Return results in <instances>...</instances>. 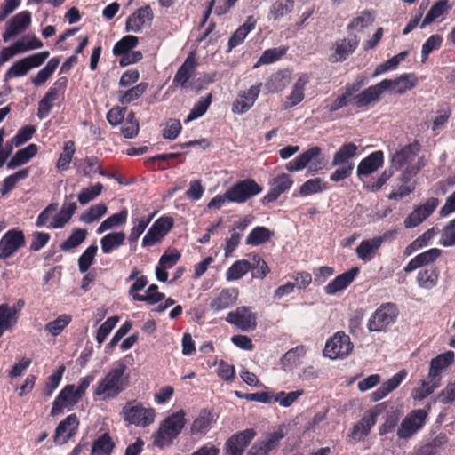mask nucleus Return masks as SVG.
Returning <instances> with one entry per match:
<instances>
[{"label":"nucleus","instance_id":"c03bdc74","mask_svg":"<svg viewBox=\"0 0 455 455\" xmlns=\"http://www.w3.org/2000/svg\"><path fill=\"white\" fill-rule=\"evenodd\" d=\"M38 148L36 144H29L28 147L18 150L7 164L8 169H15L23 165L37 154Z\"/></svg>","mask_w":455,"mask_h":455},{"label":"nucleus","instance_id":"dca6fc26","mask_svg":"<svg viewBox=\"0 0 455 455\" xmlns=\"http://www.w3.org/2000/svg\"><path fill=\"white\" fill-rule=\"evenodd\" d=\"M25 244L26 238L22 230L18 228L8 230L0 239V260L11 258Z\"/></svg>","mask_w":455,"mask_h":455},{"label":"nucleus","instance_id":"f257e3e1","mask_svg":"<svg viewBox=\"0 0 455 455\" xmlns=\"http://www.w3.org/2000/svg\"><path fill=\"white\" fill-rule=\"evenodd\" d=\"M455 361V354L449 350L431 359L427 376L413 388L411 397L415 401H422L435 392L442 385L443 373Z\"/></svg>","mask_w":455,"mask_h":455},{"label":"nucleus","instance_id":"bf43d9fd","mask_svg":"<svg viewBox=\"0 0 455 455\" xmlns=\"http://www.w3.org/2000/svg\"><path fill=\"white\" fill-rule=\"evenodd\" d=\"M251 268V262L246 259L236 260L226 272L228 281H235L241 279Z\"/></svg>","mask_w":455,"mask_h":455},{"label":"nucleus","instance_id":"0eeeda50","mask_svg":"<svg viewBox=\"0 0 455 455\" xmlns=\"http://www.w3.org/2000/svg\"><path fill=\"white\" fill-rule=\"evenodd\" d=\"M262 191L263 187L255 180L247 178L235 182L227 189L228 202L243 204Z\"/></svg>","mask_w":455,"mask_h":455},{"label":"nucleus","instance_id":"c85d7f7f","mask_svg":"<svg viewBox=\"0 0 455 455\" xmlns=\"http://www.w3.org/2000/svg\"><path fill=\"white\" fill-rule=\"evenodd\" d=\"M79 426V420L75 413L68 415L62 421L59 423L55 429L54 442L56 443H65L76 432Z\"/></svg>","mask_w":455,"mask_h":455},{"label":"nucleus","instance_id":"7c9ffc66","mask_svg":"<svg viewBox=\"0 0 455 455\" xmlns=\"http://www.w3.org/2000/svg\"><path fill=\"white\" fill-rule=\"evenodd\" d=\"M283 436L284 435L281 430L268 434L265 440H258L254 443L248 455H268L270 451L279 446Z\"/></svg>","mask_w":455,"mask_h":455},{"label":"nucleus","instance_id":"1a4fd4ad","mask_svg":"<svg viewBox=\"0 0 455 455\" xmlns=\"http://www.w3.org/2000/svg\"><path fill=\"white\" fill-rule=\"evenodd\" d=\"M385 403H379L366 411L363 417L352 427L347 439L352 443L363 441L377 422V417L382 412Z\"/></svg>","mask_w":455,"mask_h":455},{"label":"nucleus","instance_id":"e2e57ef3","mask_svg":"<svg viewBox=\"0 0 455 455\" xmlns=\"http://www.w3.org/2000/svg\"><path fill=\"white\" fill-rule=\"evenodd\" d=\"M307 83V79L304 76L299 77L296 81V83L294 84V85L292 87L291 93L287 97L289 103H287L286 108H292V107L298 105L299 103H300L304 100V98H305L304 91H305V86H306Z\"/></svg>","mask_w":455,"mask_h":455},{"label":"nucleus","instance_id":"cd10ccee","mask_svg":"<svg viewBox=\"0 0 455 455\" xmlns=\"http://www.w3.org/2000/svg\"><path fill=\"white\" fill-rule=\"evenodd\" d=\"M360 272L358 267H354L349 270L337 275L332 281L324 286L323 290L327 295H335L347 289L355 279Z\"/></svg>","mask_w":455,"mask_h":455},{"label":"nucleus","instance_id":"a18cd8bd","mask_svg":"<svg viewBox=\"0 0 455 455\" xmlns=\"http://www.w3.org/2000/svg\"><path fill=\"white\" fill-rule=\"evenodd\" d=\"M116 443L108 433H104L92 443L91 455H111Z\"/></svg>","mask_w":455,"mask_h":455},{"label":"nucleus","instance_id":"de8ad7c7","mask_svg":"<svg viewBox=\"0 0 455 455\" xmlns=\"http://www.w3.org/2000/svg\"><path fill=\"white\" fill-rule=\"evenodd\" d=\"M274 236V232L264 226H257L249 233L246 244L258 246L268 242Z\"/></svg>","mask_w":455,"mask_h":455},{"label":"nucleus","instance_id":"473e14b6","mask_svg":"<svg viewBox=\"0 0 455 455\" xmlns=\"http://www.w3.org/2000/svg\"><path fill=\"white\" fill-rule=\"evenodd\" d=\"M153 18L154 13L151 7L149 5L142 6L127 18L125 28L127 31L139 32L146 21H151Z\"/></svg>","mask_w":455,"mask_h":455},{"label":"nucleus","instance_id":"b1692460","mask_svg":"<svg viewBox=\"0 0 455 455\" xmlns=\"http://www.w3.org/2000/svg\"><path fill=\"white\" fill-rule=\"evenodd\" d=\"M31 23V12L22 11L13 16L7 23L5 31L3 34V39L7 42L11 38L25 31Z\"/></svg>","mask_w":455,"mask_h":455},{"label":"nucleus","instance_id":"4c0bfd02","mask_svg":"<svg viewBox=\"0 0 455 455\" xmlns=\"http://www.w3.org/2000/svg\"><path fill=\"white\" fill-rule=\"evenodd\" d=\"M256 23L257 20L252 15L248 16L245 22L242 26L238 27L229 37L228 52H231L234 48L243 43L249 32L255 28Z\"/></svg>","mask_w":455,"mask_h":455},{"label":"nucleus","instance_id":"6e6552de","mask_svg":"<svg viewBox=\"0 0 455 455\" xmlns=\"http://www.w3.org/2000/svg\"><path fill=\"white\" fill-rule=\"evenodd\" d=\"M368 84V78L365 76H358L353 83H347L345 85V91L335 99L340 108L347 107L349 104L357 108H364L371 103H363L361 100L363 92L357 93L364 85Z\"/></svg>","mask_w":455,"mask_h":455},{"label":"nucleus","instance_id":"6e6d98bb","mask_svg":"<svg viewBox=\"0 0 455 455\" xmlns=\"http://www.w3.org/2000/svg\"><path fill=\"white\" fill-rule=\"evenodd\" d=\"M101 168V162L97 156H86L80 160L77 167V171L84 177L92 178V176L100 171Z\"/></svg>","mask_w":455,"mask_h":455},{"label":"nucleus","instance_id":"58836bf2","mask_svg":"<svg viewBox=\"0 0 455 455\" xmlns=\"http://www.w3.org/2000/svg\"><path fill=\"white\" fill-rule=\"evenodd\" d=\"M20 310L15 306H9L6 303L0 305V338L4 331L11 330L16 325L19 319Z\"/></svg>","mask_w":455,"mask_h":455},{"label":"nucleus","instance_id":"e433bc0d","mask_svg":"<svg viewBox=\"0 0 455 455\" xmlns=\"http://www.w3.org/2000/svg\"><path fill=\"white\" fill-rule=\"evenodd\" d=\"M384 153L377 150L363 158L357 166L358 176H368L383 165Z\"/></svg>","mask_w":455,"mask_h":455},{"label":"nucleus","instance_id":"09e8293b","mask_svg":"<svg viewBox=\"0 0 455 455\" xmlns=\"http://www.w3.org/2000/svg\"><path fill=\"white\" fill-rule=\"evenodd\" d=\"M451 8L452 4H450L448 0H440L436 2L427 12L420 27L425 28L426 26L431 24L442 15L447 13L450 10H451Z\"/></svg>","mask_w":455,"mask_h":455},{"label":"nucleus","instance_id":"774afa93","mask_svg":"<svg viewBox=\"0 0 455 455\" xmlns=\"http://www.w3.org/2000/svg\"><path fill=\"white\" fill-rule=\"evenodd\" d=\"M139 44V39L135 36H125L116 42L113 47V54L115 56H122L123 54L132 51Z\"/></svg>","mask_w":455,"mask_h":455},{"label":"nucleus","instance_id":"5701e85b","mask_svg":"<svg viewBox=\"0 0 455 455\" xmlns=\"http://www.w3.org/2000/svg\"><path fill=\"white\" fill-rule=\"evenodd\" d=\"M359 43L360 39L356 35L337 40L334 45V52L331 55L330 61L332 63L345 61L347 56L355 51Z\"/></svg>","mask_w":455,"mask_h":455},{"label":"nucleus","instance_id":"39448f33","mask_svg":"<svg viewBox=\"0 0 455 455\" xmlns=\"http://www.w3.org/2000/svg\"><path fill=\"white\" fill-rule=\"evenodd\" d=\"M121 415L125 422L140 427H147L154 423L156 411L145 407L136 400L128 401L122 409Z\"/></svg>","mask_w":455,"mask_h":455},{"label":"nucleus","instance_id":"393cba45","mask_svg":"<svg viewBox=\"0 0 455 455\" xmlns=\"http://www.w3.org/2000/svg\"><path fill=\"white\" fill-rule=\"evenodd\" d=\"M261 83L251 86L247 91L239 94V97L232 103V112L234 114L243 115L246 113L258 99Z\"/></svg>","mask_w":455,"mask_h":455},{"label":"nucleus","instance_id":"0e129e2a","mask_svg":"<svg viewBox=\"0 0 455 455\" xmlns=\"http://www.w3.org/2000/svg\"><path fill=\"white\" fill-rule=\"evenodd\" d=\"M291 78L284 72L279 71L273 74L267 81L265 86L269 92L283 91L289 84Z\"/></svg>","mask_w":455,"mask_h":455},{"label":"nucleus","instance_id":"49530a36","mask_svg":"<svg viewBox=\"0 0 455 455\" xmlns=\"http://www.w3.org/2000/svg\"><path fill=\"white\" fill-rule=\"evenodd\" d=\"M148 88V84L146 82H141L126 91H119L117 92L118 101L122 105L130 104L132 101L140 99L146 92Z\"/></svg>","mask_w":455,"mask_h":455},{"label":"nucleus","instance_id":"72a5a7b5","mask_svg":"<svg viewBox=\"0 0 455 455\" xmlns=\"http://www.w3.org/2000/svg\"><path fill=\"white\" fill-rule=\"evenodd\" d=\"M443 251L438 248H432L424 252H421L412 258L408 264L404 267L405 273H411L417 268H420L434 263L441 255Z\"/></svg>","mask_w":455,"mask_h":455},{"label":"nucleus","instance_id":"f8f14e48","mask_svg":"<svg viewBox=\"0 0 455 455\" xmlns=\"http://www.w3.org/2000/svg\"><path fill=\"white\" fill-rule=\"evenodd\" d=\"M429 409L430 405L427 406V410L417 409L408 413L397 429L398 438L407 440L419 431L426 424Z\"/></svg>","mask_w":455,"mask_h":455},{"label":"nucleus","instance_id":"6ab92c4d","mask_svg":"<svg viewBox=\"0 0 455 455\" xmlns=\"http://www.w3.org/2000/svg\"><path fill=\"white\" fill-rule=\"evenodd\" d=\"M82 397L76 395L75 385L65 386L52 403L51 416L55 417L63 412L64 408H73Z\"/></svg>","mask_w":455,"mask_h":455},{"label":"nucleus","instance_id":"a19ab883","mask_svg":"<svg viewBox=\"0 0 455 455\" xmlns=\"http://www.w3.org/2000/svg\"><path fill=\"white\" fill-rule=\"evenodd\" d=\"M126 235L124 231L111 232L100 239V247L104 254H110L124 244Z\"/></svg>","mask_w":455,"mask_h":455},{"label":"nucleus","instance_id":"9b49d317","mask_svg":"<svg viewBox=\"0 0 455 455\" xmlns=\"http://www.w3.org/2000/svg\"><path fill=\"white\" fill-rule=\"evenodd\" d=\"M353 348L350 337L344 331H338L327 339L323 354L331 359H343L353 351Z\"/></svg>","mask_w":455,"mask_h":455},{"label":"nucleus","instance_id":"2eb2a0df","mask_svg":"<svg viewBox=\"0 0 455 455\" xmlns=\"http://www.w3.org/2000/svg\"><path fill=\"white\" fill-rule=\"evenodd\" d=\"M174 225L173 219L169 216L158 218L149 228L142 239L141 245L144 248H149L155 244L160 243L164 236L170 232Z\"/></svg>","mask_w":455,"mask_h":455},{"label":"nucleus","instance_id":"13d9d810","mask_svg":"<svg viewBox=\"0 0 455 455\" xmlns=\"http://www.w3.org/2000/svg\"><path fill=\"white\" fill-rule=\"evenodd\" d=\"M29 175V168H24L9 176H7L2 182L0 187V193L5 196L10 193L18 183L19 180L28 178Z\"/></svg>","mask_w":455,"mask_h":455},{"label":"nucleus","instance_id":"338daca9","mask_svg":"<svg viewBox=\"0 0 455 455\" xmlns=\"http://www.w3.org/2000/svg\"><path fill=\"white\" fill-rule=\"evenodd\" d=\"M65 370V366L60 365L59 366L55 372H53L47 378L45 381V386L43 389V395L44 397L49 398L52 396L55 389L59 387Z\"/></svg>","mask_w":455,"mask_h":455},{"label":"nucleus","instance_id":"680f3d73","mask_svg":"<svg viewBox=\"0 0 455 455\" xmlns=\"http://www.w3.org/2000/svg\"><path fill=\"white\" fill-rule=\"evenodd\" d=\"M76 153V144L74 140H68L64 143L62 152L60 153L56 164V167L60 171H66L69 168V164Z\"/></svg>","mask_w":455,"mask_h":455},{"label":"nucleus","instance_id":"052dcab7","mask_svg":"<svg viewBox=\"0 0 455 455\" xmlns=\"http://www.w3.org/2000/svg\"><path fill=\"white\" fill-rule=\"evenodd\" d=\"M88 232L84 228H75L68 239L63 241L60 248L63 251H68L78 247L86 239Z\"/></svg>","mask_w":455,"mask_h":455},{"label":"nucleus","instance_id":"f704fd0d","mask_svg":"<svg viewBox=\"0 0 455 455\" xmlns=\"http://www.w3.org/2000/svg\"><path fill=\"white\" fill-rule=\"evenodd\" d=\"M406 376L407 371L405 370H401L395 373L391 379L382 383L377 390L371 394V401L378 402L386 397L389 393L399 387Z\"/></svg>","mask_w":455,"mask_h":455},{"label":"nucleus","instance_id":"5fc2aeb1","mask_svg":"<svg viewBox=\"0 0 455 455\" xmlns=\"http://www.w3.org/2000/svg\"><path fill=\"white\" fill-rule=\"evenodd\" d=\"M409 55L408 51H403L398 54L395 55L391 59L384 61L383 63L378 65L372 73V77H377L381 74H384L389 70H395L397 68L398 65L405 60V58Z\"/></svg>","mask_w":455,"mask_h":455},{"label":"nucleus","instance_id":"f03ea898","mask_svg":"<svg viewBox=\"0 0 455 455\" xmlns=\"http://www.w3.org/2000/svg\"><path fill=\"white\" fill-rule=\"evenodd\" d=\"M416 82L417 79L413 73L403 74L395 79H384L364 89L360 100L363 103L378 102L386 91L403 94L411 90L416 85Z\"/></svg>","mask_w":455,"mask_h":455},{"label":"nucleus","instance_id":"4468645a","mask_svg":"<svg viewBox=\"0 0 455 455\" xmlns=\"http://www.w3.org/2000/svg\"><path fill=\"white\" fill-rule=\"evenodd\" d=\"M49 55L48 51L40 52L14 62L5 73L4 80L26 76L30 69L40 67Z\"/></svg>","mask_w":455,"mask_h":455},{"label":"nucleus","instance_id":"c9c22d12","mask_svg":"<svg viewBox=\"0 0 455 455\" xmlns=\"http://www.w3.org/2000/svg\"><path fill=\"white\" fill-rule=\"evenodd\" d=\"M406 376L407 371L405 370H401L395 373L391 379L382 383L377 390L371 394V401L378 402L386 397L389 393L399 387Z\"/></svg>","mask_w":455,"mask_h":455},{"label":"nucleus","instance_id":"423d86ee","mask_svg":"<svg viewBox=\"0 0 455 455\" xmlns=\"http://www.w3.org/2000/svg\"><path fill=\"white\" fill-rule=\"evenodd\" d=\"M399 315L396 304L387 302L381 304L368 320L370 331H386L387 327L395 323Z\"/></svg>","mask_w":455,"mask_h":455},{"label":"nucleus","instance_id":"20e7f679","mask_svg":"<svg viewBox=\"0 0 455 455\" xmlns=\"http://www.w3.org/2000/svg\"><path fill=\"white\" fill-rule=\"evenodd\" d=\"M126 368L124 363H116L105 377L99 381L93 395L101 396L103 400H108L116 397L124 391L127 387V381L124 378Z\"/></svg>","mask_w":455,"mask_h":455},{"label":"nucleus","instance_id":"ddd939ff","mask_svg":"<svg viewBox=\"0 0 455 455\" xmlns=\"http://www.w3.org/2000/svg\"><path fill=\"white\" fill-rule=\"evenodd\" d=\"M321 153L322 149L320 147H311L295 157L293 160L288 162L285 165V168L290 172L303 170L308 165L311 172L321 170L324 166V164L320 160H318Z\"/></svg>","mask_w":455,"mask_h":455},{"label":"nucleus","instance_id":"a878e982","mask_svg":"<svg viewBox=\"0 0 455 455\" xmlns=\"http://www.w3.org/2000/svg\"><path fill=\"white\" fill-rule=\"evenodd\" d=\"M197 65L195 52H189L185 61L178 68L172 80V85L188 88V82L194 76Z\"/></svg>","mask_w":455,"mask_h":455},{"label":"nucleus","instance_id":"864d4df0","mask_svg":"<svg viewBox=\"0 0 455 455\" xmlns=\"http://www.w3.org/2000/svg\"><path fill=\"white\" fill-rule=\"evenodd\" d=\"M328 188V184L321 178L309 179L304 182L299 189L300 196H308L313 194L321 193Z\"/></svg>","mask_w":455,"mask_h":455},{"label":"nucleus","instance_id":"2f4dec72","mask_svg":"<svg viewBox=\"0 0 455 455\" xmlns=\"http://www.w3.org/2000/svg\"><path fill=\"white\" fill-rule=\"evenodd\" d=\"M148 280L146 275L137 277L128 291V294L134 301L146 302L148 305H156L162 301V296L159 294L141 295L139 292L148 284Z\"/></svg>","mask_w":455,"mask_h":455},{"label":"nucleus","instance_id":"4d7b16f0","mask_svg":"<svg viewBox=\"0 0 455 455\" xmlns=\"http://www.w3.org/2000/svg\"><path fill=\"white\" fill-rule=\"evenodd\" d=\"M107 212L108 207L106 204H96L90 206L87 211L83 212L80 215L79 220L84 223L91 224L100 220L104 215H106Z\"/></svg>","mask_w":455,"mask_h":455},{"label":"nucleus","instance_id":"69168bd1","mask_svg":"<svg viewBox=\"0 0 455 455\" xmlns=\"http://www.w3.org/2000/svg\"><path fill=\"white\" fill-rule=\"evenodd\" d=\"M374 21L373 13L370 11L361 12L355 18H354L347 25V31L363 30V28L371 25Z\"/></svg>","mask_w":455,"mask_h":455},{"label":"nucleus","instance_id":"603ef678","mask_svg":"<svg viewBox=\"0 0 455 455\" xmlns=\"http://www.w3.org/2000/svg\"><path fill=\"white\" fill-rule=\"evenodd\" d=\"M60 62V57L52 58L46 66L38 71L36 76L31 77V82L35 86H39L45 83L54 73Z\"/></svg>","mask_w":455,"mask_h":455},{"label":"nucleus","instance_id":"37998d69","mask_svg":"<svg viewBox=\"0 0 455 455\" xmlns=\"http://www.w3.org/2000/svg\"><path fill=\"white\" fill-rule=\"evenodd\" d=\"M357 150L358 147L353 142L343 144L334 154L331 165L354 164L350 160L356 156Z\"/></svg>","mask_w":455,"mask_h":455},{"label":"nucleus","instance_id":"ea45409f","mask_svg":"<svg viewBox=\"0 0 455 455\" xmlns=\"http://www.w3.org/2000/svg\"><path fill=\"white\" fill-rule=\"evenodd\" d=\"M383 241L384 239L381 236L363 240L356 248L358 258L363 262L371 261L383 243Z\"/></svg>","mask_w":455,"mask_h":455},{"label":"nucleus","instance_id":"a211bd4d","mask_svg":"<svg viewBox=\"0 0 455 455\" xmlns=\"http://www.w3.org/2000/svg\"><path fill=\"white\" fill-rule=\"evenodd\" d=\"M256 436V431L247 428L232 435L225 443L226 455H243L246 447Z\"/></svg>","mask_w":455,"mask_h":455},{"label":"nucleus","instance_id":"aec40b11","mask_svg":"<svg viewBox=\"0 0 455 455\" xmlns=\"http://www.w3.org/2000/svg\"><path fill=\"white\" fill-rule=\"evenodd\" d=\"M271 188L260 199L262 204H268L278 199V197L288 191L293 185V180L287 173H281L269 181Z\"/></svg>","mask_w":455,"mask_h":455},{"label":"nucleus","instance_id":"c756f323","mask_svg":"<svg viewBox=\"0 0 455 455\" xmlns=\"http://www.w3.org/2000/svg\"><path fill=\"white\" fill-rule=\"evenodd\" d=\"M238 296V288H225L212 299L210 308L213 312H219L232 307L236 304Z\"/></svg>","mask_w":455,"mask_h":455},{"label":"nucleus","instance_id":"f3484780","mask_svg":"<svg viewBox=\"0 0 455 455\" xmlns=\"http://www.w3.org/2000/svg\"><path fill=\"white\" fill-rule=\"evenodd\" d=\"M257 313L252 312L251 307L241 306L235 310L230 311L226 321L232 325L236 326L243 331H254L258 325Z\"/></svg>","mask_w":455,"mask_h":455},{"label":"nucleus","instance_id":"412c9836","mask_svg":"<svg viewBox=\"0 0 455 455\" xmlns=\"http://www.w3.org/2000/svg\"><path fill=\"white\" fill-rule=\"evenodd\" d=\"M438 204L437 198L431 197L425 204L417 206L404 220V227L406 228L418 227L435 212Z\"/></svg>","mask_w":455,"mask_h":455},{"label":"nucleus","instance_id":"3c124183","mask_svg":"<svg viewBox=\"0 0 455 455\" xmlns=\"http://www.w3.org/2000/svg\"><path fill=\"white\" fill-rule=\"evenodd\" d=\"M128 217L127 210L124 209L117 213L112 214L104 220L98 227L96 233L102 234L107 230L118 228L126 223Z\"/></svg>","mask_w":455,"mask_h":455},{"label":"nucleus","instance_id":"9d476101","mask_svg":"<svg viewBox=\"0 0 455 455\" xmlns=\"http://www.w3.org/2000/svg\"><path fill=\"white\" fill-rule=\"evenodd\" d=\"M68 80L66 76L57 79L49 88L45 95L39 100L37 108V116L39 119L46 118L52 108L53 102L59 99L64 100L65 92Z\"/></svg>","mask_w":455,"mask_h":455},{"label":"nucleus","instance_id":"8fccbe9b","mask_svg":"<svg viewBox=\"0 0 455 455\" xmlns=\"http://www.w3.org/2000/svg\"><path fill=\"white\" fill-rule=\"evenodd\" d=\"M155 214H156V212H154L147 217L143 216V217L132 220L133 226L131 228L129 235L127 237V240L130 244H136L140 236L144 233V231L148 228V224L151 222L152 219L154 218Z\"/></svg>","mask_w":455,"mask_h":455},{"label":"nucleus","instance_id":"79ce46f5","mask_svg":"<svg viewBox=\"0 0 455 455\" xmlns=\"http://www.w3.org/2000/svg\"><path fill=\"white\" fill-rule=\"evenodd\" d=\"M440 276L437 267H430L419 271L416 281L420 288L430 290L436 286Z\"/></svg>","mask_w":455,"mask_h":455},{"label":"nucleus","instance_id":"7ed1b4c3","mask_svg":"<svg viewBox=\"0 0 455 455\" xmlns=\"http://www.w3.org/2000/svg\"><path fill=\"white\" fill-rule=\"evenodd\" d=\"M186 422V412L183 410L167 416L160 423L158 429L153 433V444L160 449L171 446L181 434Z\"/></svg>","mask_w":455,"mask_h":455},{"label":"nucleus","instance_id":"4be33fe9","mask_svg":"<svg viewBox=\"0 0 455 455\" xmlns=\"http://www.w3.org/2000/svg\"><path fill=\"white\" fill-rule=\"evenodd\" d=\"M420 149L421 145L416 140L413 142L405 145L400 150L395 151L392 156L391 168L398 171L405 165H411V163L414 160Z\"/></svg>","mask_w":455,"mask_h":455},{"label":"nucleus","instance_id":"bb28decb","mask_svg":"<svg viewBox=\"0 0 455 455\" xmlns=\"http://www.w3.org/2000/svg\"><path fill=\"white\" fill-rule=\"evenodd\" d=\"M215 413L209 409L200 410L190 426V435L196 436H204L216 422Z\"/></svg>","mask_w":455,"mask_h":455}]
</instances>
